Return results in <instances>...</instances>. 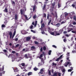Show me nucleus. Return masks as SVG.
Returning <instances> with one entry per match:
<instances>
[{"label": "nucleus", "instance_id": "nucleus-50", "mask_svg": "<svg viewBox=\"0 0 76 76\" xmlns=\"http://www.w3.org/2000/svg\"><path fill=\"white\" fill-rule=\"evenodd\" d=\"M69 67H70V66H72V63H70V62H69Z\"/></svg>", "mask_w": 76, "mask_h": 76}, {"label": "nucleus", "instance_id": "nucleus-57", "mask_svg": "<svg viewBox=\"0 0 76 76\" xmlns=\"http://www.w3.org/2000/svg\"><path fill=\"white\" fill-rule=\"evenodd\" d=\"M12 53H13V54H15V53H16V52H15V51H12Z\"/></svg>", "mask_w": 76, "mask_h": 76}, {"label": "nucleus", "instance_id": "nucleus-41", "mask_svg": "<svg viewBox=\"0 0 76 76\" xmlns=\"http://www.w3.org/2000/svg\"><path fill=\"white\" fill-rule=\"evenodd\" d=\"M62 72H63V73H64L66 72V69H63L62 70Z\"/></svg>", "mask_w": 76, "mask_h": 76}, {"label": "nucleus", "instance_id": "nucleus-8", "mask_svg": "<svg viewBox=\"0 0 76 76\" xmlns=\"http://www.w3.org/2000/svg\"><path fill=\"white\" fill-rule=\"evenodd\" d=\"M16 30H14L13 34V35L12 38V39H13V38L14 37H15V34H16Z\"/></svg>", "mask_w": 76, "mask_h": 76}, {"label": "nucleus", "instance_id": "nucleus-6", "mask_svg": "<svg viewBox=\"0 0 76 76\" xmlns=\"http://www.w3.org/2000/svg\"><path fill=\"white\" fill-rule=\"evenodd\" d=\"M32 24L33 25H34V26H37V21L36 20L35 21V24L34 23V22H33Z\"/></svg>", "mask_w": 76, "mask_h": 76}, {"label": "nucleus", "instance_id": "nucleus-54", "mask_svg": "<svg viewBox=\"0 0 76 76\" xmlns=\"http://www.w3.org/2000/svg\"><path fill=\"white\" fill-rule=\"evenodd\" d=\"M58 7L59 8V7H60V4L58 3Z\"/></svg>", "mask_w": 76, "mask_h": 76}, {"label": "nucleus", "instance_id": "nucleus-36", "mask_svg": "<svg viewBox=\"0 0 76 76\" xmlns=\"http://www.w3.org/2000/svg\"><path fill=\"white\" fill-rule=\"evenodd\" d=\"M45 7H46V5L45 4L44 5L43 8V10H45Z\"/></svg>", "mask_w": 76, "mask_h": 76}, {"label": "nucleus", "instance_id": "nucleus-58", "mask_svg": "<svg viewBox=\"0 0 76 76\" xmlns=\"http://www.w3.org/2000/svg\"><path fill=\"white\" fill-rule=\"evenodd\" d=\"M41 33L42 34H45V32L44 31H41Z\"/></svg>", "mask_w": 76, "mask_h": 76}, {"label": "nucleus", "instance_id": "nucleus-35", "mask_svg": "<svg viewBox=\"0 0 76 76\" xmlns=\"http://www.w3.org/2000/svg\"><path fill=\"white\" fill-rule=\"evenodd\" d=\"M66 59L67 60H68V61H70V59H69V57H68Z\"/></svg>", "mask_w": 76, "mask_h": 76}, {"label": "nucleus", "instance_id": "nucleus-9", "mask_svg": "<svg viewBox=\"0 0 76 76\" xmlns=\"http://www.w3.org/2000/svg\"><path fill=\"white\" fill-rule=\"evenodd\" d=\"M31 39V37H27L26 38V41H28L29 40H30Z\"/></svg>", "mask_w": 76, "mask_h": 76}, {"label": "nucleus", "instance_id": "nucleus-25", "mask_svg": "<svg viewBox=\"0 0 76 76\" xmlns=\"http://www.w3.org/2000/svg\"><path fill=\"white\" fill-rule=\"evenodd\" d=\"M31 50H34V49H35V48L34 46H32L31 47Z\"/></svg>", "mask_w": 76, "mask_h": 76}, {"label": "nucleus", "instance_id": "nucleus-52", "mask_svg": "<svg viewBox=\"0 0 76 76\" xmlns=\"http://www.w3.org/2000/svg\"><path fill=\"white\" fill-rule=\"evenodd\" d=\"M12 3L13 4H15V3L14 2V1H12Z\"/></svg>", "mask_w": 76, "mask_h": 76}, {"label": "nucleus", "instance_id": "nucleus-59", "mask_svg": "<svg viewBox=\"0 0 76 76\" xmlns=\"http://www.w3.org/2000/svg\"><path fill=\"white\" fill-rule=\"evenodd\" d=\"M72 24L75 25H76V22H74L72 23Z\"/></svg>", "mask_w": 76, "mask_h": 76}, {"label": "nucleus", "instance_id": "nucleus-60", "mask_svg": "<svg viewBox=\"0 0 76 76\" xmlns=\"http://www.w3.org/2000/svg\"><path fill=\"white\" fill-rule=\"evenodd\" d=\"M65 22L64 21H62L61 23V24H63V23H64Z\"/></svg>", "mask_w": 76, "mask_h": 76}, {"label": "nucleus", "instance_id": "nucleus-53", "mask_svg": "<svg viewBox=\"0 0 76 76\" xmlns=\"http://www.w3.org/2000/svg\"><path fill=\"white\" fill-rule=\"evenodd\" d=\"M43 50V49H42V48H40V51L41 52H42Z\"/></svg>", "mask_w": 76, "mask_h": 76}, {"label": "nucleus", "instance_id": "nucleus-47", "mask_svg": "<svg viewBox=\"0 0 76 76\" xmlns=\"http://www.w3.org/2000/svg\"><path fill=\"white\" fill-rule=\"evenodd\" d=\"M4 27H5V25L4 24H2L1 25V28H4Z\"/></svg>", "mask_w": 76, "mask_h": 76}, {"label": "nucleus", "instance_id": "nucleus-32", "mask_svg": "<svg viewBox=\"0 0 76 76\" xmlns=\"http://www.w3.org/2000/svg\"><path fill=\"white\" fill-rule=\"evenodd\" d=\"M20 45L19 44H17V45H15V48H17V47H18Z\"/></svg>", "mask_w": 76, "mask_h": 76}, {"label": "nucleus", "instance_id": "nucleus-30", "mask_svg": "<svg viewBox=\"0 0 76 76\" xmlns=\"http://www.w3.org/2000/svg\"><path fill=\"white\" fill-rule=\"evenodd\" d=\"M31 32H33V33H35V32H36L35 31H34L33 30H32V29L31 30Z\"/></svg>", "mask_w": 76, "mask_h": 76}, {"label": "nucleus", "instance_id": "nucleus-23", "mask_svg": "<svg viewBox=\"0 0 76 76\" xmlns=\"http://www.w3.org/2000/svg\"><path fill=\"white\" fill-rule=\"evenodd\" d=\"M34 27V26L32 25H31V26L29 27V28L31 29H33V27Z\"/></svg>", "mask_w": 76, "mask_h": 76}, {"label": "nucleus", "instance_id": "nucleus-21", "mask_svg": "<svg viewBox=\"0 0 76 76\" xmlns=\"http://www.w3.org/2000/svg\"><path fill=\"white\" fill-rule=\"evenodd\" d=\"M56 26H57V27H59V26H60V23H58L56 24Z\"/></svg>", "mask_w": 76, "mask_h": 76}, {"label": "nucleus", "instance_id": "nucleus-44", "mask_svg": "<svg viewBox=\"0 0 76 76\" xmlns=\"http://www.w3.org/2000/svg\"><path fill=\"white\" fill-rule=\"evenodd\" d=\"M53 47V48H57V46H56L55 45H52Z\"/></svg>", "mask_w": 76, "mask_h": 76}, {"label": "nucleus", "instance_id": "nucleus-55", "mask_svg": "<svg viewBox=\"0 0 76 76\" xmlns=\"http://www.w3.org/2000/svg\"><path fill=\"white\" fill-rule=\"evenodd\" d=\"M43 22V20L42 19L40 22L41 24H42V23Z\"/></svg>", "mask_w": 76, "mask_h": 76}, {"label": "nucleus", "instance_id": "nucleus-46", "mask_svg": "<svg viewBox=\"0 0 76 76\" xmlns=\"http://www.w3.org/2000/svg\"><path fill=\"white\" fill-rule=\"evenodd\" d=\"M25 19L26 20H29V19H28V17L27 16H26L25 17Z\"/></svg>", "mask_w": 76, "mask_h": 76}, {"label": "nucleus", "instance_id": "nucleus-37", "mask_svg": "<svg viewBox=\"0 0 76 76\" xmlns=\"http://www.w3.org/2000/svg\"><path fill=\"white\" fill-rule=\"evenodd\" d=\"M52 66H54V65L55 66H56L57 65V64H56V63H54V62L52 63Z\"/></svg>", "mask_w": 76, "mask_h": 76}, {"label": "nucleus", "instance_id": "nucleus-22", "mask_svg": "<svg viewBox=\"0 0 76 76\" xmlns=\"http://www.w3.org/2000/svg\"><path fill=\"white\" fill-rule=\"evenodd\" d=\"M57 76V73L55 72L53 75V76Z\"/></svg>", "mask_w": 76, "mask_h": 76}, {"label": "nucleus", "instance_id": "nucleus-28", "mask_svg": "<svg viewBox=\"0 0 76 76\" xmlns=\"http://www.w3.org/2000/svg\"><path fill=\"white\" fill-rule=\"evenodd\" d=\"M48 74L50 76L51 75V71L49 70L48 72Z\"/></svg>", "mask_w": 76, "mask_h": 76}, {"label": "nucleus", "instance_id": "nucleus-48", "mask_svg": "<svg viewBox=\"0 0 76 76\" xmlns=\"http://www.w3.org/2000/svg\"><path fill=\"white\" fill-rule=\"evenodd\" d=\"M62 57H63V55H61L60 56V57H59V58L60 59H61V58H62Z\"/></svg>", "mask_w": 76, "mask_h": 76}, {"label": "nucleus", "instance_id": "nucleus-29", "mask_svg": "<svg viewBox=\"0 0 76 76\" xmlns=\"http://www.w3.org/2000/svg\"><path fill=\"white\" fill-rule=\"evenodd\" d=\"M60 58H58L56 59V61H59V60H60Z\"/></svg>", "mask_w": 76, "mask_h": 76}, {"label": "nucleus", "instance_id": "nucleus-4", "mask_svg": "<svg viewBox=\"0 0 76 76\" xmlns=\"http://www.w3.org/2000/svg\"><path fill=\"white\" fill-rule=\"evenodd\" d=\"M43 68L42 69L40 70V71L39 72V73L40 74H43V72H44V70L43 69Z\"/></svg>", "mask_w": 76, "mask_h": 76}, {"label": "nucleus", "instance_id": "nucleus-38", "mask_svg": "<svg viewBox=\"0 0 76 76\" xmlns=\"http://www.w3.org/2000/svg\"><path fill=\"white\" fill-rule=\"evenodd\" d=\"M34 43L35 44H37V45L39 44V43H38V42L35 41L34 42Z\"/></svg>", "mask_w": 76, "mask_h": 76}, {"label": "nucleus", "instance_id": "nucleus-5", "mask_svg": "<svg viewBox=\"0 0 76 76\" xmlns=\"http://www.w3.org/2000/svg\"><path fill=\"white\" fill-rule=\"evenodd\" d=\"M8 33H9V34L10 35V38H12V31H8Z\"/></svg>", "mask_w": 76, "mask_h": 76}, {"label": "nucleus", "instance_id": "nucleus-43", "mask_svg": "<svg viewBox=\"0 0 76 76\" xmlns=\"http://www.w3.org/2000/svg\"><path fill=\"white\" fill-rule=\"evenodd\" d=\"M43 50H46V47L45 46L43 47Z\"/></svg>", "mask_w": 76, "mask_h": 76}, {"label": "nucleus", "instance_id": "nucleus-18", "mask_svg": "<svg viewBox=\"0 0 76 76\" xmlns=\"http://www.w3.org/2000/svg\"><path fill=\"white\" fill-rule=\"evenodd\" d=\"M21 32L22 34H25V31L23 30L21 31Z\"/></svg>", "mask_w": 76, "mask_h": 76}, {"label": "nucleus", "instance_id": "nucleus-15", "mask_svg": "<svg viewBox=\"0 0 76 76\" xmlns=\"http://www.w3.org/2000/svg\"><path fill=\"white\" fill-rule=\"evenodd\" d=\"M4 12H6V13H7L8 12V10H7V9L5 8V10H4Z\"/></svg>", "mask_w": 76, "mask_h": 76}, {"label": "nucleus", "instance_id": "nucleus-16", "mask_svg": "<svg viewBox=\"0 0 76 76\" xmlns=\"http://www.w3.org/2000/svg\"><path fill=\"white\" fill-rule=\"evenodd\" d=\"M55 5H56V4H55V3H53L52 4V9H54V7L55 6Z\"/></svg>", "mask_w": 76, "mask_h": 76}, {"label": "nucleus", "instance_id": "nucleus-26", "mask_svg": "<svg viewBox=\"0 0 76 76\" xmlns=\"http://www.w3.org/2000/svg\"><path fill=\"white\" fill-rule=\"evenodd\" d=\"M73 29L72 28H71V29L69 30H68L67 32H70V31H72L73 30Z\"/></svg>", "mask_w": 76, "mask_h": 76}, {"label": "nucleus", "instance_id": "nucleus-34", "mask_svg": "<svg viewBox=\"0 0 76 76\" xmlns=\"http://www.w3.org/2000/svg\"><path fill=\"white\" fill-rule=\"evenodd\" d=\"M51 35H54V32H52L50 33Z\"/></svg>", "mask_w": 76, "mask_h": 76}, {"label": "nucleus", "instance_id": "nucleus-42", "mask_svg": "<svg viewBox=\"0 0 76 76\" xmlns=\"http://www.w3.org/2000/svg\"><path fill=\"white\" fill-rule=\"evenodd\" d=\"M51 20H50L48 23V25H50V23H51Z\"/></svg>", "mask_w": 76, "mask_h": 76}, {"label": "nucleus", "instance_id": "nucleus-40", "mask_svg": "<svg viewBox=\"0 0 76 76\" xmlns=\"http://www.w3.org/2000/svg\"><path fill=\"white\" fill-rule=\"evenodd\" d=\"M38 66L39 67H40V66H41V65H42V64H41V63H39L38 64Z\"/></svg>", "mask_w": 76, "mask_h": 76}, {"label": "nucleus", "instance_id": "nucleus-1", "mask_svg": "<svg viewBox=\"0 0 76 76\" xmlns=\"http://www.w3.org/2000/svg\"><path fill=\"white\" fill-rule=\"evenodd\" d=\"M35 2H34V4L35 5L34 6H32L33 7V12H34L35 10V9L36 7V6L35 5L37 4H38V2H37V0H34Z\"/></svg>", "mask_w": 76, "mask_h": 76}, {"label": "nucleus", "instance_id": "nucleus-31", "mask_svg": "<svg viewBox=\"0 0 76 76\" xmlns=\"http://www.w3.org/2000/svg\"><path fill=\"white\" fill-rule=\"evenodd\" d=\"M21 65H22V66H25V64L24 63H22L21 64Z\"/></svg>", "mask_w": 76, "mask_h": 76}, {"label": "nucleus", "instance_id": "nucleus-63", "mask_svg": "<svg viewBox=\"0 0 76 76\" xmlns=\"http://www.w3.org/2000/svg\"><path fill=\"white\" fill-rule=\"evenodd\" d=\"M15 41H18V38H16L15 39Z\"/></svg>", "mask_w": 76, "mask_h": 76}, {"label": "nucleus", "instance_id": "nucleus-45", "mask_svg": "<svg viewBox=\"0 0 76 76\" xmlns=\"http://www.w3.org/2000/svg\"><path fill=\"white\" fill-rule=\"evenodd\" d=\"M67 32L66 31H64L63 32V34H67Z\"/></svg>", "mask_w": 76, "mask_h": 76}, {"label": "nucleus", "instance_id": "nucleus-14", "mask_svg": "<svg viewBox=\"0 0 76 76\" xmlns=\"http://www.w3.org/2000/svg\"><path fill=\"white\" fill-rule=\"evenodd\" d=\"M32 75V72H28L27 74L28 76H30V75Z\"/></svg>", "mask_w": 76, "mask_h": 76}, {"label": "nucleus", "instance_id": "nucleus-56", "mask_svg": "<svg viewBox=\"0 0 76 76\" xmlns=\"http://www.w3.org/2000/svg\"><path fill=\"white\" fill-rule=\"evenodd\" d=\"M33 19H36V15H35L33 17Z\"/></svg>", "mask_w": 76, "mask_h": 76}, {"label": "nucleus", "instance_id": "nucleus-24", "mask_svg": "<svg viewBox=\"0 0 76 76\" xmlns=\"http://www.w3.org/2000/svg\"><path fill=\"white\" fill-rule=\"evenodd\" d=\"M51 50H49V53H48V54L49 55H51Z\"/></svg>", "mask_w": 76, "mask_h": 76}, {"label": "nucleus", "instance_id": "nucleus-33", "mask_svg": "<svg viewBox=\"0 0 76 76\" xmlns=\"http://www.w3.org/2000/svg\"><path fill=\"white\" fill-rule=\"evenodd\" d=\"M55 16L57 18L58 17L57 16V12H55Z\"/></svg>", "mask_w": 76, "mask_h": 76}, {"label": "nucleus", "instance_id": "nucleus-2", "mask_svg": "<svg viewBox=\"0 0 76 76\" xmlns=\"http://www.w3.org/2000/svg\"><path fill=\"white\" fill-rule=\"evenodd\" d=\"M48 32L50 34V33L52 32L53 31V29H52L50 28H49L48 29Z\"/></svg>", "mask_w": 76, "mask_h": 76}, {"label": "nucleus", "instance_id": "nucleus-11", "mask_svg": "<svg viewBox=\"0 0 76 76\" xmlns=\"http://www.w3.org/2000/svg\"><path fill=\"white\" fill-rule=\"evenodd\" d=\"M41 64H44V59L42 58H41Z\"/></svg>", "mask_w": 76, "mask_h": 76}, {"label": "nucleus", "instance_id": "nucleus-7", "mask_svg": "<svg viewBox=\"0 0 76 76\" xmlns=\"http://www.w3.org/2000/svg\"><path fill=\"white\" fill-rule=\"evenodd\" d=\"M69 62H67V63L66 62L65 64H64L65 67H67L68 66V64H69Z\"/></svg>", "mask_w": 76, "mask_h": 76}, {"label": "nucleus", "instance_id": "nucleus-62", "mask_svg": "<svg viewBox=\"0 0 76 76\" xmlns=\"http://www.w3.org/2000/svg\"><path fill=\"white\" fill-rule=\"evenodd\" d=\"M72 15H75V12H72Z\"/></svg>", "mask_w": 76, "mask_h": 76}, {"label": "nucleus", "instance_id": "nucleus-64", "mask_svg": "<svg viewBox=\"0 0 76 76\" xmlns=\"http://www.w3.org/2000/svg\"><path fill=\"white\" fill-rule=\"evenodd\" d=\"M58 75L59 76H61V73H58Z\"/></svg>", "mask_w": 76, "mask_h": 76}, {"label": "nucleus", "instance_id": "nucleus-49", "mask_svg": "<svg viewBox=\"0 0 76 76\" xmlns=\"http://www.w3.org/2000/svg\"><path fill=\"white\" fill-rule=\"evenodd\" d=\"M68 72H71V71H72V69H69L68 70Z\"/></svg>", "mask_w": 76, "mask_h": 76}, {"label": "nucleus", "instance_id": "nucleus-13", "mask_svg": "<svg viewBox=\"0 0 76 76\" xmlns=\"http://www.w3.org/2000/svg\"><path fill=\"white\" fill-rule=\"evenodd\" d=\"M41 27H42V28H44V27H45V24H44V23L41 24Z\"/></svg>", "mask_w": 76, "mask_h": 76}, {"label": "nucleus", "instance_id": "nucleus-12", "mask_svg": "<svg viewBox=\"0 0 76 76\" xmlns=\"http://www.w3.org/2000/svg\"><path fill=\"white\" fill-rule=\"evenodd\" d=\"M59 31L60 34H61V33H62L63 31V28L59 30Z\"/></svg>", "mask_w": 76, "mask_h": 76}, {"label": "nucleus", "instance_id": "nucleus-39", "mask_svg": "<svg viewBox=\"0 0 76 76\" xmlns=\"http://www.w3.org/2000/svg\"><path fill=\"white\" fill-rule=\"evenodd\" d=\"M66 56H70V53L69 52L67 53Z\"/></svg>", "mask_w": 76, "mask_h": 76}, {"label": "nucleus", "instance_id": "nucleus-27", "mask_svg": "<svg viewBox=\"0 0 76 76\" xmlns=\"http://www.w3.org/2000/svg\"><path fill=\"white\" fill-rule=\"evenodd\" d=\"M43 57V54H42L40 55V57H39V58H40L41 57Z\"/></svg>", "mask_w": 76, "mask_h": 76}, {"label": "nucleus", "instance_id": "nucleus-10", "mask_svg": "<svg viewBox=\"0 0 76 76\" xmlns=\"http://www.w3.org/2000/svg\"><path fill=\"white\" fill-rule=\"evenodd\" d=\"M54 34H56V35H60V33H58V31H55Z\"/></svg>", "mask_w": 76, "mask_h": 76}, {"label": "nucleus", "instance_id": "nucleus-20", "mask_svg": "<svg viewBox=\"0 0 76 76\" xmlns=\"http://www.w3.org/2000/svg\"><path fill=\"white\" fill-rule=\"evenodd\" d=\"M34 71H37V70H38V68H37V67H35V68H34Z\"/></svg>", "mask_w": 76, "mask_h": 76}, {"label": "nucleus", "instance_id": "nucleus-3", "mask_svg": "<svg viewBox=\"0 0 76 76\" xmlns=\"http://www.w3.org/2000/svg\"><path fill=\"white\" fill-rule=\"evenodd\" d=\"M20 13L21 15H24L25 14V12H24V10H22V9H21L20 10Z\"/></svg>", "mask_w": 76, "mask_h": 76}, {"label": "nucleus", "instance_id": "nucleus-19", "mask_svg": "<svg viewBox=\"0 0 76 76\" xmlns=\"http://www.w3.org/2000/svg\"><path fill=\"white\" fill-rule=\"evenodd\" d=\"M15 20H17L18 19V15H15Z\"/></svg>", "mask_w": 76, "mask_h": 76}, {"label": "nucleus", "instance_id": "nucleus-51", "mask_svg": "<svg viewBox=\"0 0 76 76\" xmlns=\"http://www.w3.org/2000/svg\"><path fill=\"white\" fill-rule=\"evenodd\" d=\"M66 41H67L66 39H64V42H66Z\"/></svg>", "mask_w": 76, "mask_h": 76}, {"label": "nucleus", "instance_id": "nucleus-17", "mask_svg": "<svg viewBox=\"0 0 76 76\" xmlns=\"http://www.w3.org/2000/svg\"><path fill=\"white\" fill-rule=\"evenodd\" d=\"M14 70L15 72H18V70L17 67L15 68V70L14 69Z\"/></svg>", "mask_w": 76, "mask_h": 76}, {"label": "nucleus", "instance_id": "nucleus-61", "mask_svg": "<svg viewBox=\"0 0 76 76\" xmlns=\"http://www.w3.org/2000/svg\"><path fill=\"white\" fill-rule=\"evenodd\" d=\"M72 33H76V32L74 31H72Z\"/></svg>", "mask_w": 76, "mask_h": 76}]
</instances>
